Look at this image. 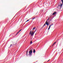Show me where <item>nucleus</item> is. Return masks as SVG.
Instances as JSON below:
<instances>
[{
    "label": "nucleus",
    "instance_id": "obj_22",
    "mask_svg": "<svg viewBox=\"0 0 63 63\" xmlns=\"http://www.w3.org/2000/svg\"><path fill=\"white\" fill-rule=\"evenodd\" d=\"M12 44H11V45H10V47H11V46H12Z\"/></svg>",
    "mask_w": 63,
    "mask_h": 63
},
{
    "label": "nucleus",
    "instance_id": "obj_10",
    "mask_svg": "<svg viewBox=\"0 0 63 63\" xmlns=\"http://www.w3.org/2000/svg\"><path fill=\"white\" fill-rule=\"evenodd\" d=\"M56 42H55L53 44V45H52V46H53V45H54L56 43Z\"/></svg>",
    "mask_w": 63,
    "mask_h": 63
},
{
    "label": "nucleus",
    "instance_id": "obj_21",
    "mask_svg": "<svg viewBox=\"0 0 63 63\" xmlns=\"http://www.w3.org/2000/svg\"><path fill=\"white\" fill-rule=\"evenodd\" d=\"M49 60H50V59L49 60L47 61V62H48V61H49Z\"/></svg>",
    "mask_w": 63,
    "mask_h": 63
},
{
    "label": "nucleus",
    "instance_id": "obj_16",
    "mask_svg": "<svg viewBox=\"0 0 63 63\" xmlns=\"http://www.w3.org/2000/svg\"><path fill=\"white\" fill-rule=\"evenodd\" d=\"M29 20H27V21H26V22H27V21H29Z\"/></svg>",
    "mask_w": 63,
    "mask_h": 63
},
{
    "label": "nucleus",
    "instance_id": "obj_2",
    "mask_svg": "<svg viewBox=\"0 0 63 63\" xmlns=\"http://www.w3.org/2000/svg\"><path fill=\"white\" fill-rule=\"evenodd\" d=\"M32 51H33V49H31V50L29 51V54L28 55L29 56L30 55H32Z\"/></svg>",
    "mask_w": 63,
    "mask_h": 63
},
{
    "label": "nucleus",
    "instance_id": "obj_25",
    "mask_svg": "<svg viewBox=\"0 0 63 63\" xmlns=\"http://www.w3.org/2000/svg\"><path fill=\"white\" fill-rule=\"evenodd\" d=\"M33 31V32H34V31Z\"/></svg>",
    "mask_w": 63,
    "mask_h": 63
},
{
    "label": "nucleus",
    "instance_id": "obj_24",
    "mask_svg": "<svg viewBox=\"0 0 63 63\" xmlns=\"http://www.w3.org/2000/svg\"><path fill=\"white\" fill-rule=\"evenodd\" d=\"M36 34H35V35H36Z\"/></svg>",
    "mask_w": 63,
    "mask_h": 63
},
{
    "label": "nucleus",
    "instance_id": "obj_23",
    "mask_svg": "<svg viewBox=\"0 0 63 63\" xmlns=\"http://www.w3.org/2000/svg\"><path fill=\"white\" fill-rule=\"evenodd\" d=\"M53 25V23H52V25Z\"/></svg>",
    "mask_w": 63,
    "mask_h": 63
},
{
    "label": "nucleus",
    "instance_id": "obj_8",
    "mask_svg": "<svg viewBox=\"0 0 63 63\" xmlns=\"http://www.w3.org/2000/svg\"><path fill=\"white\" fill-rule=\"evenodd\" d=\"M33 52L34 53H35V52H36V51H35V49H33Z\"/></svg>",
    "mask_w": 63,
    "mask_h": 63
},
{
    "label": "nucleus",
    "instance_id": "obj_12",
    "mask_svg": "<svg viewBox=\"0 0 63 63\" xmlns=\"http://www.w3.org/2000/svg\"><path fill=\"white\" fill-rule=\"evenodd\" d=\"M61 1L62 2V4H63V0H61Z\"/></svg>",
    "mask_w": 63,
    "mask_h": 63
},
{
    "label": "nucleus",
    "instance_id": "obj_20",
    "mask_svg": "<svg viewBox=\"0 0 63 63\" xmlns=\"http://www.w3.org/2000/svg\"><path fill=\"white\" fill-rule=\"evenodd\" d=\"M49 20V19H48L47 20H47Z\"/></svg>",
    "mask_w": 63,
    "mask_h": 63
},
{
    "label": "nucleus",
    "instance_id": "obj_7",
    "mask_svg": "<svg viewBox=\"0 0 63 63\" xmlns=\"http://www.w3.org/2000/svg\"><path fill=\"white\" fill-rule=\"evenodd\" d=\"M52 25H50L49 26V28H48V30H49V29H50V27L51 26H52Z\"/></svg>",
    "mask_w": 63,
    "mask_h": 63
},
{
    "label": "nucleus",
    "instance_id": "obj_17",
    "mask_svg": "<svg viewBox=\"0 0 63 63\" xmlns=\"http://www.w3.org/2000/svg\"><path fill=\"white\" fill-rule=\"evenodd\" d=\"M35 17H34V18H32V19H35Z\"/></svg>",
    "mask_w": 63,
    "mask_h": 63
},
{
    "label": "nucleus",
    "instance_id": "obj_15",
    "mask_svg": "<svg viewBox=\"0 0 63 63\" xmlns=\"http://www.w3.org/2000/svg\"><path fill=\"white\" fill-rule=\"evenodd\" d=\"M13 45H15V42L13 43Z\"/></svg>",
    "mask_w": 63,
    "mask_h": 63
},
{
    "label": "nucleus",
    "instance_id": "obj_14",
    "mask_svg": "<svg viewBox=\"0 0 63 63\" xmlns=\"http://www.w3.org/2000/svg\"><path fill=\"white\" fill-rule=\"evenodd\" d=\"M30 44H32V41H31Z\"/></svg>",
    "mask_w": 63,
    "mask_h": 63
},
{
    "label": "nucleus",
    "instance_id": "obj_6",
    "mask_svg": "<svg viewBox=\"0 0 63 63\" xmlns=\"http://www.w3.org/2000/svg\"><path fill=\"white\" fill-rule=\"evenodd\" d=\"M63 41V40L61 41L60 42V45H61V43H62V42Z\"/></svg>",
    "mask_w": 63,
    "mask_h": 63
},
{
    "label": "nucleus",
    "instance_id": "obj_9",
    "mask_svg": "<svg viewBox=\"0 0 63 63\" xmlns=\"http://www.w3.org/2000/svg\"><path fill=\"white\" fill-rule=\"evenodd\" d=\"M36 27H33V28L32 30H35V28H36Z\"/></svg>",
    "mask_w": 63,
    "mask_h": 63
},
{
    "label": "nucleus",
    "instance_id": "obj_18",
    "mask_svg": "<svg viewBox=\"0 0 63 63\" xmlns=\"http://www.w3.org/2000/svg\"><path fill=\"white\" fill-rule=\"evenodd\" d=\"M19 32H18L17 34H16V35H17V34H18V33Z\"/></svg>",
    "mask_w": 63,
    "mask_h": 63
},
{
    "label": "nucleus",
    "instance_id": "obj_19",
    "mask_svg": "<svg viewBox=\"0 0 63 63\" xmlns=\"http://www.w3.org/2000/svg\"><path fill=\"white\" fill-rule=\"evenodd\" d=\"M28 53V52H27V53L26 52V54H27V55H28V53Z\"/></svg>",
    "mask_w": 63,
    "mask_h": 63
},
{
    "label": "nucleus",
    "instance_id": "obj_13",
    "mask_svg": "<svg viewBox=\"0 0 63 63\" xmlns=\"http://www.w3.org/2000/svg\"><path fill=\"white\" fill-rule=\"evenodd\" d=\"M46 25V24H44V25H43V27H44V26H45V25Z\"/></svg>",
    "mask_w": 63,
    "mask_h": 63
},
{
    "label": "nucleus",
    "instance_id": "obj_5",
    "mask_svg": "<svg viewBox=\"0 0 63 63\" xmlns=\"http://www.w3.org/2000/svg\"><path fill=\"white\" fill-rule=\"evenodd\" d=\"M55 14H56V12H55L53 13L52 15H55Z\"/></svg>",
    "mask_w": 63,
    "mask_h": 63
},
{
    "label": "nucleus",
    "instance_id": "obj_1",
    "mask_svg": "<svg viewBox=\"0 0 63 63\" xmlns=\"http://www.w3.org/2000/svg\"><path fill=\"white\" fill-rule=\"evenodd\" d=\"M30 35H31V36H32L34 35V33H35V32H34L33 31H31L30 32Z\"/></svg>",
    "mask_w": 63,
    "mask_h": 63
},
{
    "label": "nucleus",
    "instance_id": "obj_11",
    "mask_svg": "<svg viewBox=\"0 0 63 63\" xmlns=\"http://www.w3.org/2000/svg\"><path fill=\"white\" fill-rule=\"evenodd\" d=\"M21 30H22V29H21V30H20L18 32V33H19V32H20L21 31Z\"/></svg>",
    "mask_w": 63,
    "mask_h": 63
},
{
    "label": "nucleus",
    "instance_id": "obj_3",
    "mask_svg": "<svg viewBox=\"0 0 63 63\" xmlns=\"http://www.w3.org/2000/svg\"><path fill=\"white\" fill-rule=\"evenodd\" d=\"M45 24H46V25H47V26H48L49 25V23L48 22H47V21H46V22H45Z\"/></svg>",
    "mask_w": 63,
    "mask_h": 63
},
{
    "label": "nucleus",
    "instance_id": "obj_4",
    "mask_svg": "<svg viewBox=\"0 0 63 63\" xmlns=\"http://www.w3.org/2000/svg\"><path fill=\"white\" fill-rule=\"evenodd\" d=\"M60 6L61 7V8H62V3H61L60 5Z\"/></svg>",
    "mask_w": 63,
    "mask_h": 63
}]
</instances>
